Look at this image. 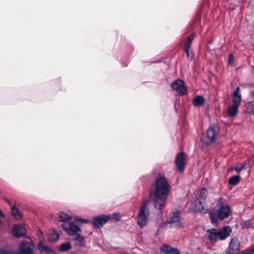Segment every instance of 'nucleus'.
<instances>
[{
  "instance_id": "obj_33",
  "label": "nucleus",
  "mask_w": 254,
  "mask_h": 254,
  "mask_svg": "<svg viewBox=\"0 0 254 254\" xmlns=\"http://www.w3.org/2000/svg\"><path fill=\"white\" fill-rule=\"evenodd\" d=\"M41 250H44L45 252H49L50 250V249L47 245H43V247L42 248Z\"/></svg>"
},
{
  "instance_id": "obj_17",
  "label": "nucleus",
  "mask_w": 254,
  "mask_h": 254,
  "mask_svg": "<svg viewBox=\"0 0 254 254\" xmlns=\"http://www.w3.org/2000/svg\"><path fill=\"white\" fill-rule=\"evenodd\" d=\"M240 88L237 87L232 95L233 105L239 106L241 102V95L239 93Z\"/></svg>"
},
{
  "instance_id": "obj_31",
  "label": "nucleus",
  "mask_w": 254,
  "mask_h": 254,
  "mask_svg": "<svg viewBox=\"0 0 254 254\" xmlns=\"http://www.w3.org/2000/svg\"><path fill=\"white\" fill-rule=\"evenodd\" d=\"M229 63L232 65L234 64V58L232 54L229 55L228 56Z\"/></svg>"
},
{
  "instance_id": "obj_2",
  "label": "nucleus",
  "mask_w": 254,
  "mask_h": 254,
  "mask_svg": "<svg viewBox=\"0 0 254 254\" xmlns=\"http://www.w3.org/2000/svg\"><path fill=\"white\" fill-rule=\"evenodd\" d=\"M148 200H144L141 203L137 216V223L140 228L145 227L148 222L149 212L148 209Z\"/></svg>"
},
{
  "instance_id": "obj_19",
  "label": "nucleus",
  "mask_w": 254,
  "mask_h": 254,
  "mask_svg": "<svg viewBox=\"0 0 254 254\" xmlns=\"http://www.w3.org/2000/svg\"><path fill=\"white\" fill-rule=\"evenodd\" d=\"M205 102V100L203 96L198 95L193 98L192 104L194 106H202Z\"/></svg>"
},
{
  "instance_id": "obj_41",
  "label": "nucleus",
  "mask_w": 254,
  "mask_h": 254,
  "mask_svg": "<svg viewBox=\"0 0 254 254\" xmlns=\"http://www.w3.org/2000/svg\"><path fill=\"white\" fill-rule=\"evenodd\" d=\"M226 254H228L227 253Z\"/></svg>"
},
{
  "instance_id": "obj_29",
  "label": "nucleus",
  "mask_w": 254,
  "mask_h": 254,
  "mask_svg": "<svg viewBox=\"0 0 254 254\" xmlns=\"http://www.w3.org/2000/svg\"><path fill=\"white\" fill-rule=\"evenodd\" d=\"M189 49H190V47L188 45V44H185L184 47V50L186 52L188 58H189L190 57Z\"/></svg>"
},
{
  "instance_id": "obj_9",
  "label": "nucleus",
  "mask_w": 254,
  "mask_h": 254,
  "mask_svg": "<svg viewBox=\"0 0 254 254\" xmlns=\"http://www.w3.org/2000/svg\"><path fill=\"white\" fill-rule=\"evenodd\" d=\"M175 163L177 170L180 172H183L186 164L185 154L183 152H180L177 155L175 159Z\"/></svg>"
},
{
  "instance_id": "obj_11",
  "label": "nucleus",
  "mask_w": 254,
  "mask_h": 254,
  "mask_svg": "<svg viewBox=\"0 0 254 254\" xmlns=\"http://www.w3.org/2000/svg\"><path fill=\"white\" fill-rule=\"evenodd\" d=\"M26 229L22 224L15 225L12 230V235L17 238H20L26 234Z\"/></svg>"
},
{
  "instance_id": "obj_22",
  "label": "nucleus",
  "mask_w": 254,
  "mask_h": 254,
  "mask_svg": "<svg viewBox=\"0 0 254 254\" xmlns=\"http://www.w3.org/2000/svg\"><path fill=\"white\" fill-rule=\"evenodd\" d=\"M11 214L17 220H19L22 217V213L15 207L12 208Z\"/></svg>"
},
{
  "instance_id": "obj_39",
  "label": "nucleus",
  "mask_w": 254,
  "mask_h": 254,
  "mask_svg": "<svg viewBox=\"0 0 254 254\" xmlns=\"http://www.w3.org/2000/svg\"><path fill=\"white\" fill-rule=\"evenodd\" d=\"M39 232L41 234H42V231H39Z\"/></svg>"
},
{
  "instance_id": "obj_37",
  "label": "nucleus",
  "mask_w": 254,
  "mask_h": 254,
  "mask_svg": "<svg viewBox=\"0 0 254 254\" xmlns=\"http://www.w3.org/2000/svg\"><path fill=\"white\" fill-rule=\"evenodd\" d=\"M0 215H1V217L4 216V214L1 212Z\"/></svg>"
},
{
  "instance_id": "obj_7",
  "label": "nucleus",
  "mask_w": 254,
  "mask_h": 254,
  "mask_svg": "<svg viewBox=\"0 0 254 254\" xmlns=\"http://www.w3.org/2000/svg\"><path fill=\"white\" fill-rule=\"evenodd\" d=\"M110 217L106 215L95 216L92 219V224L94 227L99 228L106 224Z\"/></svg>"
},
{
  "instance_id": "obj_6",
  "label": "nucleus",
  "mask_w": 254,
  "mask_h": 254,
  "mask_svg": "<svg viewBox=\"0 0 254 254\" xmlns=\"http://www.w3.org/2000/svg\"><path fill=\"white\" fill-rule=\"evenodd\" d=\"M63 229L70 236L76 235L81 231L80 228L74 222L64 223L62 225Z\"/></svg>"
},
{
  "instance_id": "obj_28",
  "label": "nucleus",
  "mask_w": 254,
  "mask_h": 254,
  "mask_svg": "<svg viewBox=\"0 0 254 254\" xmlns=\"http://www.w3.org/2000/svg\"><path fill=\"white\" fill-rule=\"evenodd\" d=\"M120 217V213L118 212L114 213L111 216L112 219L115 221H119Z\"/></svg>"
},
{
  "instance_id": "obj_16",
  "label": "nucleus",
  "mask_w": 254,
  "mask_h": 254,
  "mask_svg": "<svg viewBox=\"0 0 254 254\" xmlns=\"http://www.w3.org/2000/svg\"><path fill=\"white\" fill-rule=\"evenodd\" d=\"M160 251L165 254H180L179 251L175 248H172L168 245H163L160 248Z\"/></svg>"
},
{
  "instance_id": "obj_38",
  "label": "nucleus",
  "mask_w": 254,
  "mask_h": 254,
  "mask_svg": "<svg viewBox=\"0 0 254 254\" xmlns=\"http://www.w3.org/2000/svg\"><path fill=\"white\" fill-rule=\"evenodd\" d=\"M252 95L254 96V91L252 92Z\"/></svg>"
},
{
  "instance_id": "obj_25",
  "label": "nucleus",
  "mask_w": 254,
  "mask_h": 254,
  "mask_svg": "<svg viewBox=\"0 0 254 254\" xmlns=\"http://www.w3.org/2000/svg\"><path fill=\"white\" fill-rule=\"evenodd\" d=\"M71 248V244L69 242H66L62 244L59 247L60 251H66Z\"/></svg>"
},
{
  "instance_id": "obj_27",
  "label": "nucleus",
  "mask_w": 254,
  "mask_h": 254,
  "mask_svg": "<svg viewBox=\"0 0 254 254\" xmlns=\"http://www.w3.org/2000/svg\"><path fill=\"white\" fill-rule=\"evenodd\" d=\"M209 216L212 224H216L217 223V218L214 213L212 212H209Z\"/></svg>"
},
{
  "instance_id": "obj_32",
  "label": "nucleus",
  "mask_w": 254,
  "mask_h": 254,
  "mask_svg": "<svg viewBox=\"0 0 254 254\" xmlns=\"http://www.w3.org/2000/svg\"><path fill=\"white\" fill-rule=\"evenodd\" d=\"M245 165L242 164L240 167H236L235 170L238 173H240L241 171V170L245 168Z\"/></svg>"
},
{
  "instance_id": "obj_23",
  "label": "nucleus",
  "mask_w": 254,
  "mask_h": 254,
  "mask_svg": "<svg viewBox=\"0 0 254 254\" xmlns=\"http://www.w3.org/2000/svg\"><path fill=\"white\" fill-rule=\"evenodd\" d=\"M59 239V236L58 233L54 231L51 233L49 236V241L51 242H55L57 241Z\"/></svg>"
},
{
  "instance_id": "obj_8",
  "label": "nucleus",
  "mask_w": 254,
  "mask_h": 254,
  "mask_svg": "<svg viewBox=\"0 0 254 254\" xmlns=\"http://www.w3.org/2000/svg\"><path fill=\"white\" fill-rule=\"evenodd\" d=\"M172 88L181 95H184L187 91V89L184 86V82L181 79L174 81L172 83Z\"/></svg>"
},
{
  "instance_id": "obj_5",
  "label": "nucleus",
  "mask_w": 254,
  "mask_h": 254,
  "mask_svg": "<svg viewBox=\"0 0 254 254\" xmlns=\"http://www.w3.org/2000/svg\"><path fill=\"white\" fill-rule=\"evenodd\" d=\"M204 203L203 200H200L199 198L193 197L188 203L189 209L190 211L193 213L201 211L203 210Z\"/></svg>"
},
{
  "instance_id": "obj_13",
  "label": "nucleus",
  "mask_w": 254,
  "mask_h": 254,
  "mask_svg": "<svg viewBox=\"0 0 254 254\" xmlns=\"http://www.w3.org/2000/svg\"><path fill=\"white\" fill-rule=\"evenodd\" d=\"M240 247V243L239 240L236 238L232 239L229 246L230 254H235L239 251Z\"/></svg>"
},
{
  "instance_id": "obj_18",
  "label": "nucleus",
  "mask_w": 254,
  "mask_h": 254,
  "mask_svg": "<svg viewBox=\"0 0 254 254\" xmlns=\"http://www.w3.org/2000/svg\"><path fill=\"white\" fill-rule=\"evenodd\" d=\"M207 195V190L205 188L199 189L195 195V198H199L200 200L205 202V199Z\"/></svg>"
},
{
  "instance_id": "obj_14",
  "label": "nucleus",
  "mask_w": 254,
  "mask_h": 254,
  "mask_svg": "<svg viewBox=\"0 0 254 254\" xmlns=\"http://www.w3.org/2000/svg\"><path fill=\"white\" fill-rule=\"evenodd\" d=\"M206 232L208 233V239L211 243H215L219 240L218 230L212 228L207 229Z\"/></svg>"
},
{
  "instance_id": "obj_24",
  "label": "nucleus",
  "mask_w": 254,
  "mask_h": 254,
  "mask_svg": "<svg viewBox=\"0 0 254 254\" xmlns=\"http://www.w3.org/2000/svg\"><path fill=\"white\" fill-rule=\"evenodd\" d=\"M240 181V177L239 176H234L230 178L228 180L229 184L235 186L238 184Z\"/></svg>"
},
{
  "instance_id": "obj_30",
  "label": "nucleus",
  "mask_w": 254,
  "mask_h": 254,
  "mask_svg": "<svg viewBox=\"0 0 254 254\" xmlns=\"http://www.w3.org/2000/svg\"><path fill=\"white\" fill-rule=\"evenodd\" d=\"M193 38H194V36L193 35L190 36V37H188V38L185 44H188L189 47H190V43H191Z\"/></svg>"
},
{
  "instance_id": "obj_35",
  "label": "nucleus",
  "mask_w": 254,
  "mask_h": 254,
  "mask_svg": "<svg viewBox=\"0 0 254 254\" xmlns=\"http://www.w3.org/2000/svg\"><path fill=\"white\" fill-rule=\"evenodd\" d=\"M82 222V223H87L88 222V220H86V219H77L76 220V222Z\"/></svg>"
},
{
  "instance_id": "obj_21",
  "label": "nucleus",
  "mask_w": 254,
  "mask_h": 254,
  "mask_svg": "<svg viewBox=\"0 0 254 254\" xmlns=\"http://www.w3.org/2000/svg\"><path fill=\"white\" fill-rule=\"evenodd\" d=\"M59 220L61 222H64V223H68L67 221L71 220V217L64 212H61L59 214Z\"/></svg>"
},
{
  "instance_id": "obj_10",
  "label": "nucleus",
  "mask_w": 254,
  "mask_h": 254,
  "mask_svg": "<svg viewBox=\"0 0 254 254\" xmlns=\"http://www.w3.org/2000/svg\"><path fill=\"white\" fill-rule=\"evenodd\" d=\"M166 223L172 224L177 228H182V223L180 221V216L178 212H174L172 213L169 218L167 220Z\"/></svg>"
},
{
  "instance_id": "obj_3",
  "label": "nucleus",
  "mask_w": 254,
  "mask_h": 254,
  "mask_svg": "<svg viewBox=\"0 0 254 254\" xmlns=\"http://www.w3.org/2000/svg\"><path fill=\"white\" fill-rule=\"evenodd\" d=\"M216 141V127L214 126L209 127L201 137V142L206 146H212Z\"/></svg>"
},
{
  "instance_id": "obj_4",
  "label": "nucleus",
  "mask_w": 254,
  "mask_h": 254,
  "mask_svg": "<svg viewBox=\"0 0 254 254\" xmlns=\"http://www.w3.org/2000/svg\"><path fill=\"white\" fill-rule=\"evenodd\" d=\"M225 200L222 197H220L217 203L218 207L217 210V216L220 220L227 218L230 212V207L229 205L225 204Z\"/></svg>"
},
{
  "instance_id": "obj_34",
  "label": "nucleus",
  "mask_w": 254,
  "mask_h": 254,
  "mask_svg": "<svg viewBox=\"0 0 254 254\" xmlns=\"http://www.w3.org/2000/svg\"><path fill=\"white\" fill-rule=\"evenodd\" d=\"M41 250H44L45 252H49L50 250V249L47 245H43V247L42 248Z\"/></svg>"
},
{
  "instance_id": "obj_40",
  "label": "nucleus",
  "mask_w": 254,
  "mask_h": 254,
  "mask_svg": "<svg viewBox=\"0 0 254 254\" xmlns=\"http://www.w3.org/2000/svg\"><path fill=\"white\" fill-rule=\"evenodd\" d=\"M0 253H1V254H2V251H1H1H0Z\"/></svg>"
},
{
  "instance_id": "obj_15",
  "label": "nucleus",
  "mask_w": 254,
  "mask_h": 254,
  "mask_svg": "<svg viewBox=\"0 0 254 254\" xmlns=\"http://www.w3.org/2000/svg\"><path fill=\"white\" fill-rule=\"evenodd\" d=\"M18 254H33L32 250L28 242L26 241L22 242L20 248V251Z\"/></svg>"
},
{
  "instance_id": "obj_26",
  "label": "nucleus",
  "mask_w": 254,
  "mask_h": 254,
  "mask_svg": "<svg viewBox=\"0 0 254 254\" xmlns=\"http://www.w3.org/2000/svg\"><path fill=\"white\" fill-rule=\"evenodd\" d=\"M75 240L78 242V245L82 246L84 245L85 240L83 237H81L80 235L77 234L75 238Z\"/></svg>"
},
{
  "instance_id": "obj_12",
  "label": "nucleus",
  "mask_w": 254,
  "mask_h": 254,
  "mask_svg": "<svg viewBox=\"0 0 254 254\" xmlns=\"http://www.w3.org/2000/svg\"><path fill=\"white\" fill-rule=\"evenodd\" d=\"M231 232L232 230L230 226H224L219 230H218L219 240L223 241L225 240L230 235Z\"/></svg>"
},
{
  "instance_id": "obj_1",
  "label": "nucleus",
  "mask_w": 254,
  "mask_h": 254,
  "mask_svg": "<svg viewBox=\"0 0 254 254\" xmlns=\"http://www.w3.org/2000/svg\"><path fill=\"white\" fill-rule=\"evenodd\" d=\"M170 190V185L167 180L162 176L157 178L155 183L153 202L154 207L160 210L166 204L168 194Z\"/></svg>"
},
{
  "instance_id": "obj_36",
  "label": "nucleus",
  "mask_w": 254,
  "mask_h": 254,
  "mask_svg": "<svg viewBox=\"0 0 254 254\" xmlns=\"http://www.w3.org/2000/svg\"><path fill=\"white\" fill-rule=\"evenodd\" d=\"M43 245H45L44 243L42 241L40 242V243L38 244V248L40 250H41L42 248L43 247Z\"/></svg>"
},
{
  "instance_id": "obj_20",
  "label": "nucleus",
  "mask_w": 254,
  "mask_h": 254,
  "mask_svg": "<svg viewBox=\"0 0 254 254\" xmlns=\"http://www.w3.org/2000/svg\"><path fill=\"white\" fill-rule=\"evenodd\" d=\"M239 106L232 105L230 106L227 111V115L230 117H233L237 114L238 108Z\"/></svg>"
}]
</instances>
